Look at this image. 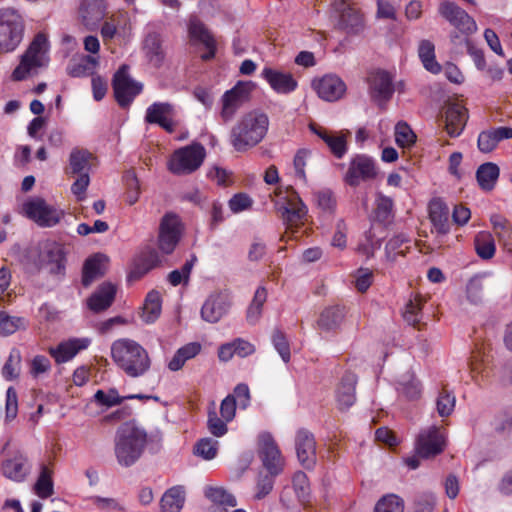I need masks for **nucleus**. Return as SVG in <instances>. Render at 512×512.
<instances>
[{
	"label": "nucleus",
	"mask_w": 512,
	"mask_h": 512,
	"mask_svg": "<svg viewBox=\"0 0 512 512\" xmlns=\"http://www.w3.org/2000/svg\"><path fill=\"white\" fill-rule=\"evenodd\" d=\"M445 445V436L440 428L430 426L419 433L415 449L418 456L430 458L442 453Z\"/></svg>",
	"instance_id": "obj_15"
},
{
	"label": "nucleus",
	"mask_w": 512,
	"mask_h": 512,
	"mask_svg": "<svg viewBox=\"0 0 512 512\" xmlns=\"http://www.w3.org/2000/svg\"><path fill=\"white\" fill-rule=\"evenodd\" d=\"M490 273H481L473 276L467 283L466 294L467 299L474 304H478L483 300L484 290L487 287L485 281Z\"/></svg>",
	"instance_id": "obj_45"
},
{
	"label": "nucleus",
	"mask_w": 512,
	"mask_h": 512,
	"mask_svg": "<svg viewBox=\"0 0 512 512\" xmlns=\"http://www.w3.org/2000/svg\"><path fill=\"white\" fill-rule=\"evenodd\" d=\"M231 306L230 298L225 293L211 294L201 308V317L209 323H217L227 314Z\"/></svg>",
	"instance_id": "obj_21"
},
{
	"label": "nucleus",
	"mask_w": 512,
	"mask_h": 512,
	"mask_svg": "<svg viewBox=\"0 0 512 512\" xmlns=\"http://www.w3.org/2000/svg\"><path fill=\"white\" fill-rule=\"evenodd\" d=\"M404 500L393 493L382 496L375 504L373 512H404Z\"/></svg>",
	"instance_id": "obj_49"
},
{
	"label": "nucleus",
	"mask_w": 512,
	"mask_h": 512,
	"mask_svg": "<svg viewBox=\"0 0 512 512\" xmlns=\"http://www.w3.org/2000/svg\"><path fill=\"white\" fill-rule=\"evenodd\" d=\"M377 175L376 161L367 154L359 153L350 158L343 180L348 186L356 188L361 183L373 181Z\"/></svg>",
	"instance_id": "obj_9"
},
{
	"label": "nucleus",
	"mask_w": 512,
	"mask_h": 512,
	"mask_svg": "<svg viewBox=\"0 0 512 512\" xmlns=\"http://www.w3.org/2000/svg\"><path fill=\"white\" fill-rule=\"evenodd\" d=\"M182 235V223L175 213H166L159 225L157 239L158 249L165 255H170L178 245Z\"/></svg>",
	"instance_id": "obj_10"
},
{
	"label": "nucleus",
	"mask_w": 512,
	"mask_h": 512,
	"mask_svg": "<svg viewBox=\"0 0 512 512\" xmlns=\"http://www.w3.org/2000/svg\"><path fill=\"white\" fill-rule=\"evenodd\" d=\"M418 54L426 70L433 74H438L441 71V66L435 58V46L431 41L422 40L419 44Z\"/></svg>",
	"instance_id": "obj_44"
},
{
	"label": "nucleus",
	"mask_w": 512,
	"mask_h": 512,
	"mask_svg": "<svg viewBox=\"0 0 512 512\" xmlns=\"http://www.w3.org/2000/svg\"><path fill=\"white\" fill-rule=\"evenodd\" d=\"M91 157L92 154L85 149H73L69 156V169L66 173L72 175L89 173V161Z\"/></svg>",
	"instance_id": "obj_42"
},
{
	"label": "nucleus",
	"mask_w": 512,
	"mask_h": 512,
	"mask_svg": "<svg viewBox=\"0 0 512 512\" xmlns=\"http://www.w3.org/2000/svg\"><path fill=\"white\" fill-rule=\"evenodd\" d=\"M32 464L28 456L21 451H15L10 454L1 463L0 470L2 474L13 481L22 482L30 474Z\"/></svg>",
	"instance_id": "obj_17"
},
{
	"label": "nucleus",
	"mask_w": 512,
	"mask_h": 512,
	"mask_svg": "<svg viewBox=\"0 0 512 512\" xmlns=\"http://www.w3.org/2000/svg\"><path fill=\"white\" fill-rule=\"evenodd\" d=\"M477 255L484 260L491 259L496 252L495 240L492 233L480 231L474 239Z\"/></svg>",
	"instance_id": "obj_43"
},
{
	"label": "nucleus",
	"mask_w": 512,
	"mask_h": 512,
	"mask_svg": "<svg viewBox=\"0 0 512 512\" xmlns=\"http://www.w3.org/2000/svg\"><path fill=\"white\" fill-rule=\"evenodd\" d=\"M21 212L40 227H54L64 217L62 210L49 205L41 197H34L25 201Z\"/></svg>",
	"instance_id": "obj_8"
},
{
	"label": "nucleus",
	"mask_w": 512,
	"mask_h": 512,
	"mask_svg": "<svg viewBox=\"0 0 512 512\" xmlns=\"http://www.w3.org/2000/svg\"><path fill=\"white\" fill-rule=\"evenodd\" d=\"M252 91L250 82L239 81L233 88L227 90L221 99L220 117L223 122L231 121L237 111L249 100Z\"/></svg>",
	"instance_id": "obj_12"
},
{
	"label": "nucleus",
	"mask_w": 512,
	"mask_h": 512,
	"mask_svg": "<svg viewBox=\"0 0 512 512\" xmlns=\"http://www.w3.org/2000/svg\"><path fill=\"white\" fill-rule=\"evenodd\" d=\"M127 192L126 202L129 205H134L140 196V184L134 171H128L125 175Z\"/></svg>",
	"instance_id": "obj_61"
},
{
	"label": "nucleus",
	"mask_w": 512,
	"mask_h": 512,
	"mask_svg": "<svg viewBox=\"0 0 512 512\" xmlns=\"http://www.w3.org/2000/svg\"><path fill=\"white\" fill-rule=\"evenodd\" d=\"M89 338H74L59 343L56 347H50L48 352L57 364L66 363L73 359L81 350L88 348Z\"/></svg>",
	"instance_id": "obj_27"
},
{
	"label": "nucleus",
	"mask_w": 512,
	"mask_h": 512,
	"mask_svg": "<svg viewBox=\"0 0 512 512\" xmlns=\"http://www.w3.org/2000/svg\"><path fill=\"white\" fill-rule=\"evenodd\" d=\"M116 295V287L110 282L102 283L98 289L88 298L87 305L93 312H101L108 309Z\"/></svg>",
	"instance_id": "obj_33"
},
{
	"label": "nucleus",
	"mask_w": 512,
	"mask_h": 512,
	"mask_svg": "<svg viewBox=\"0 0 512 512\" xmlns=\"http://www.w3.org/2000/svg\"><path fill=\"white\" fill-rule=\"evenodd\" d=\"M396 390L400 397L408 401H416L421 398L422 385L414 374L407 373L397 381Z\"/></svg>",
	"instance_id": "obj_36"
},
{
	"label": "nucleus",
	"mask_w": 512,
	"mask_h": 512,
	"mask_svg": "<svg viewBox=\"0 0 512 512\" xmlns=\"http://www.w3.org/2000/svg\"><path fill=\"white\" fill-rule=\"evenodd\" d=\"M228 421H225L222 417L219 418L215 410V403H211V407L208 410L207 428L209 432L215 437L224 436L227 431Z\"/></svg>",
	"instance_id": "obj_53"
},
{
	"label": "nucleus",
	"mask_w": 512,
	"mask_h": 512,
	"mask_svg": "<svg viewBox=\"0 0 512 512\" xmlns=\"http://www.w3.org/2000/svg\"><path fill=\"white\" fill-rule=\"evenodd\" d=\"M147 442L146 430L135 421L121 424L116 431L114 448L118 463L124 467L134 465L145 451Z\"/></svg>",
	"instance_id": "obj_2"
},
{
	"label": "nucleus",
	"mask_w": 512,
	"mask_h": 512,
	"mask_svg": "<svg viewBox=\"0 0 512 512\" xmlns=\"http://www.w3.org/2000/svg\"><path fill=\"white\" fill-rule=\"evenodd\" d=\"M108 258L101 253L87 258L82 268V284L89 287L96 279L104 276Z\"/></svg>",
	"instance_id": "obj_35"
},
{
	"label": "nucleus",
	"mask_w": 512,
	"mask_h": 512,
	"mask_svg": "<svg viewBox=\"0 0 512 512\" xmlns=\"http://www.w3.org/2000/svg\"><path fill=\"white\" fill-rule=\"evenodd\" d=\"M99 64V56L81 55L70 60L66 71L67 74L73 78L93 77Z\"/></svg>",
	"instance_id": "obj_31"
},
{
	"label": "nucleus",
	"mask_w": 512,
	"mask_h": 512,
	"mask_svg": "<svg viewBox=\"0 0 512 512\" xmlns=\"http://www.w3.org/2000/svg\"><path fill=\"white\" fill-rule=\"evenodd\" d=\"M438 11L443 18L462 34L470 35L477 30L475 20L454 2H442Z\"/></svg>",
	"instance_id": "obj_16"
},
{
	"label": "nucleus",
	"mask_w": 512,
	"mask_h": 512,
	"mask_svg": "<svg viewBox=\"0 0 512 512\" xmlns=\"http://www.w3.org/2000/svg\"><path fill=\"white\" fill-rule=\"evenodd\" d=\"M112 88L115 100L121 107H128L142 91V85L130 77L126 64L121 65L114 74Z\"/></svg>",
	"instance_id": "obj_11"
},
{
	"label": "nucleus",
	"mask_w": 512,
	"mask_h": 512,
	"mask_svg": "<svg viewBox=\"0 0 512 512\" xmlns=\"http://www.w3.org/2000/svg\"><path fill=\"white\" fill-rule=\"evenodd\" d=\"M20 362V351L18 349H12L2 368V376L8 381L16 379L19 376Z\"/></svg>",
	"instance_id": "obj_55"
},
{
	"label": "nucleus",
	"mask_w": 512,
	"mask_h": 512,
	"mask_svg": "<svg viewBox=\"0 0 512 512\" xmlns=\"http://www.w3.org/2000/svg\"><path fill=\"white\" fill-rule=\"evenodd\" d=\"M512 138V128L496 127L484 130L479 133L477 139V147L482 153L492 152L499 142Z\"/></svg>",
	"instance_id": "obj_30"
},
{
	"label": "nucleus",
	"mask_w": 512,
	"mask_h": 512,
	"mask_svg": "<svg viewBox=\"0 0 512 512\" xmlns=\"http://www.w3.org/2000/svg\"><path fill=\"white\" fill-rule=\"evenodd\" d=\"M272 343L285 363L291 358L290 345L283 331L276 329L272 334Z\"/></svg>",
	"instance_id": "obj_59"
},
{
	"label": "nucleus",
	"mask_w": 512,
	"mask_h": 512,
	"mask_svg": "<svg viewBox=\"0 0 512 512\" xmlns=\"http://www.w3.org/2000/svg\"><path fill=\"white\" fill-rule=\"evenodd\" d=\"M295 448L301 465L307 469L313 468L316 463V441L314 435L305 428L299 429L295 437Z\"/></svg>",
	"instance_id": "obj_19"
},
{
	"label": "nucleus",
	"mask_w": 512,
	"mask_h": 512,
	"mask_svg": "<svg viewBox=\"0 0 512 512\" xmlns=\"http://www.w3.org/2000/svg\"><path fill=\"white\" fill-rule=\"evenodd\" d=\"M268 115L254 109L243 114L230 131L229 141L237 152H247L261 143L269 129Z\"/></svg>",
	"instance_id": "obj_1"
},
{
	"label": "nucleus",
	"mask_w": 512,
	"mask_h": 512,
	"mask_svg": "<svg viewBox=\"0 0 512 512\" xmlns=\"http://www.w3.org/2000/svg\"><path fill=\"white\" fill-rule=\"evenodd\" d=\"M368 83L371 97L375 101H387L394 93L392 77L386 71L372 72L368 77Z\"/></svg>",
	"instance_id": "obj_26"
},
{
	"label": "nucleus",
	"mask_w": 512,
	"mask_h": 512,
	"mask_svg": "<svg viewBox=\"0 0 512 512\" xmlns=\"http://www.w3.org/2000/svg\"><path fill=\"white\" fill-rule=\"evenodd\" d=\"M357 376L352 372H346L336 387L335 397L340 411L348 410L356 402Z\"/></svg>",
	"instance_id": "obj_25"
},
{
	"label": "nucleus",
	"mask_w": 512,
	"mask_h": 512,
	"mask_svg": "<svg viewBox=\"0 0 512 512\" xmlns=\"http://www.w3.org/2000/svg\"><path fill=\"white\" fill-rule=\"evenodd\" d=\"M429 219L438 234L450 231L449 208L441 199H432L428 205Z\"/></svg>",
	"instance_id": "obj_32"
},
{
	"label": "nucleus",
	"mask_w": 512,
	"mask_h": 512,
	"mask_svg": "<svg viewBox=\"0 0 512 512\" xmlns=\"http://www.w3.org/2000/svg\"><path fill=\"white\" fill-rule=\"evenodd\" d=\"M49 43L44 33H38L30 43L25 53L21 56L19 65L12 72L14 81H22L36 68L45 65V54Z\"/></svg>",
	"instance_id": "obj_6"
},
{
	"label": "nucleus",
	"mask_w": 512,
	"mask_h": 512,
	"mask_svg": "<svg viewBox=\"0 0 512 512\" xmlns=\"http://www.w3.org/2000/svg\"><path fill=\"white\" fill-rule=\"evenodd\" d=\"M493 232L504 249L512 252V227L509 221L500 214H493L490 217Z\"/></svg>",
	"instance_id": "obj_38"
},
{
	"label": "nucleus",
	"mask_w": 512,
	"mask_h": 512,
	"mask_svg": "<svg viewBox=\"0 0 512 512\" xmlns=\"http://www.w3.org/2000/svg\"><path fill=\"white\" fill-rule=\"evenodd\" d=\"M114 363L129 377L143 376L151 366L147 350L135 340L121 338L111 345Z\"/></svg>",
	"instance_id": "obj_3"
},
{
	"label": "nucleus",
	"mask_w": 512,
	"mask_h": 512,
	"mask_svg": "<svg viewBox=\"0 0 512 512\" xmlns=\"http://www.w3.org/2000/svg\"><path fill=\"white\" fill-rule=\"evenodd\" d=\"M393 200L388 197L381 195L377 199L376 209H375V217L380 222H386L392 216L393 211Z\"/></svg>",
	"instance_id": "obj_63"
},
{
	"label": "nucleus",
	"mask_w": 512,
	"mask_h": 512,
	"mask_svg": "<svg viewBox=\"0 0 512 512\" xmlns=\"http://www.w3.org/2000/svg\"><path fill=\"white\" fill-rule=\"evenodd\" d=\"M176 115L175 106L169 102H153L145 112L144 121L147 124H156L172 134L176 131L177 122L174 120Z\"/></svg>",
	"instance_id": "obj_14"
},
{
	"label": "nucleus",
	"mask_w": 512,
	"mask_h": 512,
	"mask_svg": "<svg viewBox=\"0 0 512 512\" xmlns=\"http://www.w3.org/2000/svg\"><path fill=\"white\" fill-rule=\"evenodd\" d=\"M345 316V307L340 305L325 308L317 321L318 327L325 331L337 329Z\"/></svg>",
	"instance_id": "obj_40"
},
{
	"label": "nucleus",
	"mask_w": 512,
	"mask_h": 512,
	"mask_svg": "<svg viewBox=\"0 0 512 512\" xmlns=\"http://www.w3.org/2000/svg\"><path fill=\"white\" fill-rule=\"evenodd\" d=\"M27 320L24 317L10 316L5 311H0V335L10 336L18 330L26 329Z\"/></svg>",
	"instance_id": "obj_47"
},
{
	"label": "nucleus",
	"mask_w": 512,
	"mask_h": 512,
	"mask_svg": "<svg viewBox=\"0 0 512 512\" xmlns=\"http://www.w3.org/2000/svg\"><path fill=\"white\" fill-rule=\"evenodd\" d=\"M35 492L40 498H48L53 492L52 470L46 466H41L39 477L35 483Z\"/></svg>",
	"instance_id": "obj_50"
},
{
	"label": "nucleus",
	"mask_w": 512,
	"mask_h": 512,
	"mask_svg": "<svg viewBox=\"0 0 512 512\" xmlns=\"http://www.w3.org/2000/svg\"><path fill=\"white\" fill-rule=\"evenodd\" d=\"M196 261V255L192 254L191 258L183 264L180 270L176 269L168 274L167 280L169 283L172 286H178L181 283L186 285L189 281L191 271Z\"/></svg>",
	"instance_id": "obj_52"
},
{
	"label": "nucleus",
	"mask_w": 512,
	"mask_h": 512,
	"mask_svg": "<svg viewBox=\"0 0 512 512\" xmlns=\"http://www.w3.org/2000/svg\"><path fill=\"white\" fill-rule=\"evenodd\" d=\"M500 175V169L493 162L481 164L476 171V180L479 187L486 192L492 191Z\"/></svg>",
	"instance_id": "obj_37"
},
{
	"label": "nucleus",
	"mask_w": 512,
	"mask_h": 512,
	"mask_svg": "<svg viewBox=\"0 0 512 512\" xmlns=\"http://www.w3.org/2000/svg\"><path fill=\"white\" fill-rule=\"evenodd\" d=\"M161 262L160 255L155 249L145 248L134 258L132 269L128 275L129 280H140L152 269L158 267Z\"/></svg>",
	"instance_id": "obj_23"
},
{
	"label": "nucleus",
	"mask_w": 512,
	"mask_h": 512,
	"mask_svg": "<svg viewBox=\"0 0 512 512\" xmlns=\"http://www.w3.org/2000/svg\"><path fill=\"white\" fill-rule=\"evenodd\" d=\"M94 399L97 403L103 406L112 407L120 405L125 397H121L116 389H110L108 392L97 390Z\"/></svg>",
	"instance_id": "obj_64"
},
{
	"label": "nucleus",
	"mask_w": 512,
	"mask_h": 512,
	"mask_svg": "<svg viewBox=\"0 0 512 512\" xmlns=\"http://www.w3.org/2000/svg\"><path fill=\"white\" fill-rule=\"evenodd\" d=\"M258 455L268 473L272 476L282 473L284 458L270 433H262L259 436Z\"/></svg>",
	"instance_id": "obj_13"
},
{
	"label": "nucleus",
	"mask_w": 512,
	"mask_h": 512,
	"mask_svg": "<svg viewBox=\"0 0 512 512\" xmlns=\"http://www.w3.org/2000/svg\"><path fill=\"white\" fill-rule=\"evenodd\" d=\"M205 496L213 502L215 506L235 507L237 505L235 496L221 487L207 488Z\"/></svg>",
	"instance_id": "obj_48"
},
{
	"label": "nucleus",
	"mask_w": 512,
	"mask_h": 512,
	"mask_svg": "<svg viewBox=\"0 0 512 512\" xmlns=\"http://www.w3.org/2000/svg\"><path fill=\"white\" fill-rule=\"evenodd\" d=\"M436 406L441 417L449 416L455 407V396L446 390H442L437 398Z\"/></svg>",
	"instance_id": "obj_62"
},
{
	"label": "nucleus",
	"mask_w": 512,
	"mask_h": 512,
	"mask_svg": "<svg viewBox=\"0 0 512 512\" xmlns=\"http://www.w3.org/2000/svg\"><path fill=\"white\" fill-rule=\"evenodd\" d=\"M144 49L149 61L155 66H161L164 60L162 42L157 34H149L144 41Z\"/></svg>",
	"instance_id": "obj_46"
},
{
	"label": "nucleus",
	"mask_w": 512,
	"mask_h": 512,
	"mask_svg": "<svg viewBox=\"0 0 512 512\" xmlns=\"http://www.w3.org/2000/svg\"><path fill=\"white\" fill-rule=\"evenodd\" d=\"M264 79L277 93L288 94L297 88V81L289 73H282L272 68L265 67L262 70Z\"/></svg>",
	"instance_id": "obj_34"
},
{
	"label": "nucleus",
	"mask_w": 512,
	"mask_h": 512,
	"mask_svg": "<svg viewBox=\"0 0 512 512\" xmlns=\"http://www.w3.org/2000/svg\"><path fill=\"white\" fill-rule=\"evenodd\" d=\"M185 502V489L177 485L169 488L160 500L162 512H180Z\"/></svg>",
	"instance_id": "obj_39"
},
{
	"label": "nucleus",
	"mask_w": 512,
	"mask_h": 512,
	"mask_svg": "<svg viewBox=\"0 0 512 512\" xmlns=\"http://www.w3.org/2000/svg\"><path fill=\"white\" fill-rule=\"evenodd\" d=\"M422 306L423 299L420 296L410 299L405 304L403 318L409 325L416 327L420 323L422 318Z\"/></svg>",
	"instance_id": "obj_51"
},
{
	"label": "nucleus",
	"mask_w": 512,
	"mask_h": 512,
	"mask_svg": "<svg viewBox=\"0 0 512 512\" xmlns=\"http://www.w3.org/2000/svg\"><path fill=\"white\" fill-rule=\"evenodd\" d=\"M310 155L311 151L309 149L302 148L296 152L293 159L295 177L301 180L303 183H307L305 167L307 164V159Z\"/></svg>",
	"instance_id": "obj_60"
},
{
	"label": "nucleus",
	"mask_w": 512,
	"mask_h": 512,
	"mask_svg": "<svg viewBox=\"0 0 512 512\" xmlns=\"http://www.w3.org/2000/svg\"><path fill=\"white\" fill-rule=\"evenodd\" d=\"M24 34V20L13 8L0 9V50L14 51L21 43Z\"/></svg>",
	"instance_id": "obj_5"
},
{
	"label": "nucleus",
	"mask_w": 512,
	"mask_h": 512,
	"mask_svg": "<svg viewBox=\"0 0 512 512\" xmlns=\"http://www.w3.org/2000/svg\"><path fill=\"white\" fill-rule=\"evenodd\" d=\"M206 157V150L201 143L176 149L168 160V170L174 175H188L200 168Z\"/></svg>",
	"instance_id": "obj_4"
},
{
	"label": "nucleus",
	"mask_w": 512,
	"mask_h": 512,
	"mask_svg": "<svg viewBox=\"0 0 512 512\" xmlns=\"http://www.w3.org/2000/svg\"><path fill=\"white\" fill-rule=\"evenodd\" d=\"M333 11L336 14V29L349 36L360 35L366 27L364 14L350 0H334Z\"/></svg>",
	"instance_id": "obj_7"
},
{
	"label": "nucleus",
	"mask_w": 512,
	"mask_h": 512,
	"mask_svg": "<svg viewBox=\"0 0 512 512\" xmlns=\"http://www.w3.org/2000/svg\"><path fill=\"white\" fill-rule=\"evenodd\" d=\"M218 445L215 439L202 438L196 443L194 452L205 460H211L217 455Z\"/></svg>",
	"instance_id": "obj_58"
},
{
	"label": "nucleus",
	"mask_w": 512,
	"mask_h": 512,
	"mask_svg": "<svg viewBox=\"0 0 512 512\" xmlns=\"http://www.w3.org/2000/svg\"><path fill=\"white\" fill-rule=\"evenodd\" d=\"M188 34L192 41L202 43L207 52L201 55L203 61H209L216 55V41L205 24L197 17H192L188 24Z\"/></svg>",
	"instance_id": "obj_20"
},
{
	"label": "nucleus",
	"mask_w": 512,
	"mask_h": 512,
	"mask_svg": "<svg viewBox=\"0 0 512 512\" xmlns=\"http://www.w3.org/2000/svg\"><path fill=\"white\" fill-rule=\"evenodd\" d=\"M311 132L321 138L328 146L332 155L337 159H342L348 151L347 139L344 135L330 133L325 128L314 123L309 125Z\"/></svg>",
	"instance_id": "obj_29"
},
{
	"label": "nucleus",
	"mask_w": 512,
	"mask_h": 512,
	"mask_svg": "<svg viewBox=\"0 0 512 512\" xmlns=\"http://www.w3.org/2000/svg\"><path fill=\"white\" fill-rule=\"evenodd\" d=\"M313 88L321 99L328 102L339 100L346 92L345 83L336 75H324L314 80Z\"/></svg>",
	"instance_id": "obj_22"
},
{
	"label": "nucleus",
	"mask_w": 512,
	"mask_h": 512,
	"mask_svg": "<svg viewBox=\"0 0 512 512\" xmlns=\"http://www.w3.org/2000/svg\"><path fill=\"white\" fill-rule=\"evenodd\" d=\"M468 120V110L460 103H453L447 107L445 113V128L452 138L458 137L463 132Z\"/></svg>",
	"instance_id": "obj_28"
},
{
	"label": "nucleus",
	"mask_w": 512,
	"mask_h": 512,
	"mask_svg": "<svg viewBox=\"0 0 512 512\" xmlns=\"http://www.w3.org/2000/svg\"><path fill=\"white\" fill-rule=\"evenodd\" d=\"M395 141L400 147H409L416 141V135L410 126L400 121L395 126Z\"/></svg>",
	"instance_id": "obj_56"
},
{
	"label": "nucleus",
	"mask_w": 512,
	"mask_h": 512,
	"mask_svg": "<svg viewBox=\"0 0 512 512\" xmlns=\"http://www.w3.org/2000/svg\"><path fill=\"white\" fill-rule=\"evenodd\" d=\"M83 20L86 24L98 21L104 16L102 2L99 0H86L81 7Z\"/></svg>",
	"instance_id": "obj_54"
},
{
	"label": "nucleus",
	"mask_w": 512,
	"mask_h": 512,
	"mask_svg": "<svg viewBox=\"0 0 512 512\" xmlns=\"http://www.w3.org/2000/svg\"><path fill=\"white\" fill-rule=\"evenodd\" d=\"M162 310V298L161 294L152 290L146 295L143 304L142 319L145 323H154L160 316Z\"/></svg>",
	"instance_id": "obj_41"
},
{
	"label": "nucleus",
	"mask_w": 512,
	"mask_h": 512,
	"mask_svg": "<svg viewBox=\"0 0 512 512\" xmlns=\"http://www.w3.org/2000/svg\"><path fill=\"white\" fill-rule=\"evenodd\" d=\"M284 200L285 202L279 207V210L284 221L289 227H292L306 216L308 210L298 193L294 190L287 191Z\"/></svg>",
	"instance_id": "obj_24"
},
{
	"label": "nucleus",
	"mask_w": 512,
	"mask_h": 512,
	"mask_svg": "<svg viewBox=\"0 0 512 512\" xmlns=\"http://www.w3.org/2000/svg\"><path fill=\"white\" fill-rule=\"evenodd\" d=\"M44 264L50 266V273L54 275H63L66 269V253L64 248L57 243L45 245L42 252L39 253V261L35 262V270L39 271Z\"/></svg>",
	"instance_id": "obj_18"
},
{
	"label": "nucleus",
	"mask_w": 512,
	"mask_h": 512,
	"mask_svg": "<svg viewBox=\"0 0 512 512\" xmlns=\"http://www.w3.org/2000/svg\"><path fill=\"white\" fill-rule=\"evenodd\" d=\"M292 483L298 499L302 503L307 502L310 496V486L307 475L302 471L296 472L293 476Z\"/></svg>",
	"instance_id": "obj_57"
}]
</instances>
